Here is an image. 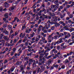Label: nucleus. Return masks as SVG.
Listing matches in <instances>:
<instances>
[{
  "label": "nucleus",
  "instance_id": "obj_21",
  "mask_svg": "<svg viewBox=\"0 0 74 74\" xmlns=\"http://www.w3.org/2000/svg\"><path fill=\"white\" fill-rule=\"evenodd\" d=\"M13 31H12V30L11 29L10 31V34H9V37H10V36L11 35V34H12L13 33Z\"/></svg>",
  "mask_w": 74,
  "mask_h": 74
},
{
  "label": "nucleus",
  "instance_id": "obj_57",
  "mask_svg": "<svg viewBox=\"0 0 74 74\" xmlns=\"http://www.w3.org/2000/svg\"><path fill=\"white\" fill-rule=\"evenodd\" d=\"M27 70H30V67H29V66H27Z\"/></svg>",
  "mask_w": 74,
  "mask_h": 74
},
{
  "label": "nucleus",
  "instance_id": "obj_46",
  "mask_svg": "<svg viewBox=\"0 0 74 74\" xmlns=\"http://www.w3.org/2000/svg\"><path fill=\"white\" fill-rule=\"evenodd\" d=\"M68 27H71V26H72V24L71 23H69L68 25Z\"/></svg>",
  "mask_w": 74,
  "mask_h": 74
},
{
  "label": "nucleus",
  "instance_id": "obj_55",
  "mask_svg": "<svg viewBox=\"0 0 74 74\" xmlns=\"http://www.w3.org/2000/svg\"><path fill=\"white\" fill-rule=\"evenodd\" d=\"M25 26H23V27H22V30H23L25 29Z\"/></svg>",
  "mask_w": 74,
  "mask_h": 74
},
{
  "label": "nucleus",
  "instance_id": "obj_22",
  "mask_svg": "<svg viewBox=\"0 0 74 74\" xmlns=\"http://www.w3.org/2000/svg\"><path fill=\"white\" fill-rule=\"evenodd\" d=\"M65 63H69V60H68V59H66L65 60Z\"/></svg>",
  "mask_w": 74,
  "mask_h": 74
},
{
  "label": "nucleus",
  "instance_id": "obj_19",
  "mask_svg": "<svg viewBox=\"0 0 74 74\" xmlns=\"http://www.w3.org/2000/svg\"><path fill=\"white\" fill-rule=\"evenodd\" d=\"M51 62H52V60H49L48 61V63L47 64H48V66H49V64H50L51 63Z\"/></svg>",
  "mask_w": 74,
  "mask_h": 74
},
{
  "label": "nucleus",
  "instance_id": "obj_64",
  "mask_svg": "<svg viewBox=\"0 0 74 74\" xmlns=\"http://www.w3.org/2000/svg\"><path fill=\"white\" fill-rule=\"evenodd\" d=\"M30 24L34 25V24H35V22H31L30 23Z\"/></svg>",
  "mask_w": 74,
  "mask_h": 74
},
{
  "label": "nucleus",
  "instance_id": "obj_16",
  "mask_svg": "<svg viewBox=\"0 0 74 74\" xmlns=\"http://www.w3.org/2000/svg\"><path fill=\"white\" fill-rule=\"evenodd\" d=\"M15 67H14V66H13L12 67V68L10 70L12 72L14 70V69H15Z\"/></svg>",
  "mask_w": 74,
  "mask_h": 74
},
{
  "label": "nucleus",
  "instance_id": "obj_43",
  "mask_svg": "<svg viewBox=\"0 0 74 74\" xmlns=\"http://www.w3.org/2000/svg\"><path fill=\"white\" fill-rule=\"evenodd\" d=\"M22 41V39H21L18 41V42H17V44H19V43H21V42Z\"/></svg>",
  "mask_w": 74,
  "mask_h": 74
},
{
  "label": "nucleus",
  "instance_id": "obj_30",
  "mask_svg": "<svg viewBox=\"0 0 74 74\" xmlns=\"http://www.w3.org/2000/svg\"><path fill=\"white\" fill-rule=\"evenodd\" d=\"M43 32L45 33H48V30H44L43 31Z\"/></svg>",
  "mask_w": 74,
  "mask_h": 74
},
{
  "label": "nucleus",
  "instance_id": "obj_18",
  "mask_svg": "<svg viewBox=\"0 0 74 74\" xmlns=\"http://www.w3.org/2000/svg\"><path fill=\"white\" fill-rule=\"evenodd\" d=\"M39 43L40 44H41V45H42V44L44 43V41L43 40H40L39 42Z\"/></svg>",
  "mask_w": 74,
  "mask_h": 74
},
{
  "label": "nucleus",
  "instance_id": "obj_29",
  "mask_svg": "<svg viewBox=\"0 0 74 74\" xmlns=\"http://www.w3.org/2000/svg\"><path fill=\"white\" fill-rule=\"evenodd\" d=\"M29 59V58L28 57H26L24 58V59L26 60H28Z\"/></svg>",
  "mask_w": 74,
  "mask_h": 74
},
{
  "label": "nucleus",
  "instance_id": "obj_34",
  "mask_svg": "<svg viewBox=\"0 0 74 74\" xmlns=\"http://www.w3.org/2000/svg\"><path fill=\"white\" fill-rule=\"evenodd\" d=\"M51 1L52 0H45V2H46V3H47V2H48V1L51 2Z\"/></svg>",
  "mask_w": 74,
  "mask_h": 74
},
{
  "label": "nucleus",
  "instance_id": "obj_8",
  "mask_svg": "<svg viewBox=\"0 0 74 74\" xmlns=\"http://www.w3.org/2000/svg\"><path fill=\"white\" fill-rule=\"evenodd\" d=\"M2 32H3L2 34H5L6 35H8L9 34L8 33V32L6 30H5L3 31Z\"/></svg>",
  "mask_w": 74,
  "mask_h": 74
},
{
  "label": "nucleus",
  "instance_id": "obj_33",
  "mask_svg": "<svg viewBox=\"0 0 74 74\" xmlns=\"http://www.w3.org/2000/svg\"><path fill=\"white\" fill-rule=\"evenodd\" d=\"M8 2L9 3H12L13 2V1L12 0H8Z\"/></svg>",
  "mask_w": 74,
  "mask_h": 74
},
{
  "label": "nucleus",
  "instance_id": "obj_59",
  "mask_svg": "<svg viewBox=\"0 0 74 74\" xmlns=\"http://www.w3.org/2000/svg\"><path fill=\"white\" fill-rule=\"evenodd\" d=\"M54 22H56V21H57V17H56L54 19Z\"/></svg>",
  "mask_w": 74,
  "mask_h": 74
},
{
  "label": "nucleus",
  "instance_id": "obj_56",
  "mask_svg": "<svg viewBox=\"0 0 74 74\" xmlns=\"http://www.w3.org/2000/svg\"><path fill=\"white\" fill-rule=\"evenodd\" d=\"M64 23V21H60L59 22V23H60V24H62V23Z\"/></svg>",
  "mask_w": 74,
  "mask_h": 74
},
{
  "label": "nucleus",
  "instance_id": "obj_24",
  "mask_svg": "<svg viewBox=\"0 0 74 74\" xmlns=\"http://www.w3.org/2000/svg\"><path fill=\"white\" fill-rule=\"evenodd\" d=\"M18 71H19V70L17 69H15V70L14 71V72L16 73H18Z\"/></svg>",
  "mask_w": 74,
  "mask_h": 74
},
{
  "label": "nucleus",
  "instance_id": "obj_1",
  "mask_svg": "<svg viewBox=\"0 0 74 74\" xmlns=\"http://www.w3.org/2000/svg\"><path fill=\"white\" fill-rule=\"evenodd\" d=\"M47 24H45V27H42L41 25H40L39 27V28L38 30V34H39L41 30V29L42 30V31H43V30L46 28L47 30H48V27H47Z\"/></svg>",
  "mask_w": 74,
  "mask_h": 74
},
{
  "label": "nucleus",
  "instance_id": "obj_42",
  "mask_svg": "<svg viewBox=\"0 0 74 74\" xmlns=\"http://www.w3.org/2000/svg\"><path fill=\"white\" fill-rule=\"evenodd\" d=\"M69 16L70 17V18H73V16L72 14L69 15Z\"/></svg>",
  "mask_w": 74,
  "mask_h": 74
},
{
  "label": "nucleus",
  "instance_id": "obj_27",
  "mask_svg": "<svg viewBox=\"0 0 74 74\" xmlns=\"http://www.w3.org/2000/svg\"><path fill=\"white\" fill-rule=\"evenodd\" d=\"M51 57H52V55H50V56H49L48 57H47V59H49V58H51Z\"/></svg>",
  "mask_w": 74,
  "mask_h": 74
},
{
  "label": "nucleus",
  "instance_id": "obj_35",
  "mask_svg": "<svg viewBox=\"0 0 74 74\" xmlns=\"http://www.w3.org/2000/svg\"><path fill=\"white\" fill-rule=\"evenodd\" d=\"M45 56H44V58H45V57H46V56H47L48 55H49V53H47L46 54H45Z\"/></svg>",
  "mask_w": 74,
  "mask_h": 74
},
{
  "label": "nucleus",
  "instance_id": "obj_9",
  "mask_svg": "<svg viewBox=\"0 0 74 74\" xmlns=\"http://www.w3.org/2000/svg\"><path fill=\"white\" fill-rule=\"evenodd\" d=\"M54 24L55 25L54 26L55 27H59V26H60V24L57 22L54 23Z\"/></svg>",
  "mask_w": 74,
  "mask_h": 74
},
{
  "label": "nucleus",
  "instance_id": "obj_40",
  "mask_svg": "<svg viewBox=\"0 0 74 74\" xmlns=\"http://www.w3.org/2000/svg\"><path fill=\"white\" fill-rule=\"evenodd\" d=\"M23 70V68L22 67L21 68L20 70L19 71V72H22V71Z\"/></svg>",
  "mask_w": 74,
  "mask_h": 74
},
{
  "label": "nucleus",
  "instance_id": "obj_11",
  "mask_svg": "<svg viewBox=\"0 0 74 74\" xmlns=\"http://www.w3.org/2000/svg\"><path fill=\"white\" fill-rule=\"evenodd\" d=\"M41 68L42 70H44L45 69V64H43L41 66Z\"/></svg>",
  "mask_w": 74,
  "mask_h": 74
},
{
  "label": "nucleus",
  "instance_id": "obj_49",
  "mask_svg": "<svg viewBox=\"0 0 74 74\" xmlns=\"http://www.w3.org/2000/svg\"><path fill=\"white\" fill-rule=\"evenodd\" d=\"M32 71H30L29 72H28V74H32Z\"/></svg>",
  "mask_w": 74,
  "mask_h": 74
},
{
  "label": "nucleus",
  "instance_id": "obj_41",
  "mask_svg": "<svg viewBox=\"0 0 74 74\" xmlns=\"http://www.w3.org/2000/svg\"><path fill=\"white\" fill-rule=\"evenodd\" d=\"M71 7V5H67L66 6V8H70V7Z\"/></svg>",
  "mask_w": 74,
  "mask_h": 74
},
{
  "label": "nucleus",
  "instance_id": "obj_2",
  "mask_svg": "<svg viewBox=\"0 0 74 74\" xmlns=\"http://www.w3.org/2000/svg\"><path fill=\"white\" fill-rule=\"evenodd\" d=\"M54 34V33H53L51 35H49L48 36V38L47 40H48V42H51L53 40V37H51L52 36H53Z\"/></svg>",
  "mask_w": 74,
  "mask_h": 74
},
{
  "label": "nucleus",
  "instance_id": "obj_31",
  "mask_svg": "<svg viewBox=\"0 0 74 74\" xmlns=\"http://www.w3.org/2000/svg\"><path fill=\"white\" fill-rule=\"evenodd\" d=\"M3 38L5 40H8V37L7 36H4Z\"/></svg>",
  "mask_w": 74,
  "mask_h": 74
},
{
  "label": "nucleus",
  "instance_id": "obj_14",
  "mask_svg": "<svg viewBox=\"0 0 74 74\" xmlns=\"http://www.w3.org/2000/svg\"><path fill=\"white\" fill-rule=\"evenodd\" d=\"M8 28L9 30H11L12 29V26L11 25H9L8 26Z\"/></svg>",
  "mask_w": 74,
  "mask_h": 74
},
{
  "label": "nucleus",
  "instance_id": "obj_53",
  "mask_svg": "<svg viewBox=\"0 0 74 74\" xmlns=\"http://www.w3.org/2000/svg\"><path fill=\"white\" fill-rule=\"evenodd\" d=\"M67 36H68V37H70V36H71V35L69 33H68V35Z\"/></svg>",
  "mask_w": 74,
  "mask_h": 74
},
{
  "label": "nucleus",
  "instance_id": "obj_13",
  "mask_svg": "<svg viewBox=\"0 0 74 74\" xmlns=\"http://www.w3.org/2000/svg\"><path fill=\"white\" fill-rule=\"evenodd\" d=\"M45 49H47L49 51L51 50V48L49 47H47V46L45 47Z\"/></svg>",
  "mask_w": 74,
  "mask_h": 74
},
{
  "label": "nucleus",
  "instance_id": "obj_45",
  "mask_svg": "<svg viewBox=\"0 0 74 74\" xmlns=\"http://www.w3.org/2000/svg\"><path fill=\"white\" fill-rule=\"evenodd\" d=\"M62 69H64V68H65V65H63L61 67Z\"/></svg>",
  "mask_w": 74,
  "mask_h": 74
},
{
  "label": "nucleus",
  "instance_id": "obj_10",
  "mask_svg": "<svg viewBox=\"0 0 74 74\" xmlns=\"http://www.w3.org/2000/svg\"><path fill=\"white\" fill-rule=\"evenodd\" d=\"M9 4H8L7 2H5L4 3V6L6 8H8V7H9Z\"/></svg>",
  "mask_w": 74,
  "mask_h": 74
},
{
  "label": "nucleus",
  "instance_id": "obj_38",
  "mask_svg": "<svg viewBox=\"0 0 74 74\" xmlns=\"http://www.w3.org/2000/svg\"><path fill=\"white\" fill-rule=\"evenodd\" d=\"M50 26H51V25H50V24H47V27H50Z\"/></svg>",
  "mask_w": 74,
  "mask_h": 74
},
{
  "label": "nucleus",
  "instance_id": "obj_12",
  "mask_svg": "<svg viewBox=\"0 0 74 74\" xmlns=\"http://www.w3.org/2000/svg\"><path fill=\"white\" fill-rule=\"evenodd\" d=\"M22 64V61H17L16 63V65H21Z\"/></svg>",
  "mask_w": 74,
  "mask_h": 74
},
{
  "label": "nucleus",
  "instance_id": "obj_17",
  "mask_svg": "<svg viewBox=\"0 0 74 74\" xmlns=\"http://www.w3.org/2000/svg\"><path fill=\"white\" fill-rule=\"evenodd\" d=\"M34 32H33L32 33V34H31L30 35V37L31 38H32V37H33V36H34Z\"/></svg>",
  "mask_w": 74,
  "mask_h": 74
},
{
  "label": "nucleus",
  "instance_id": "obj_63",
  "mask_svg": "<svg viewBox=\"0 0 74 74\" xmlns=\"http://www.w3.org/2000/svg\"><path fill=\"white\" fill-rule=\"evenodd\" d=\"M57 42V44H60V41H59V40H58L56 42Z\"/></svg>",
  "mask_w": 74,
  "mask_h": 74
},
{
  "label": "nucleus",
  "instance_id": "obj_37",
  "mask_svg": "<svg viewBox=\"0 0 74 74\" xmlns=\"http://www.w3.org/2000/svg\"><path fill=\"white\" fill-rule=\"evenodd\" d=\"M64 40L65 41V42H69L68 40H66L64 38Z\"/></svg>",
  "mask_w": 74,
  "mask_h": 74
},
{
  "label": "nucleus",
  "instance_id": "obj_4",
  "mask_svg": "<svg viewBox=\"0 0 74 74\" xmlns=\"http://www.w3.org/2000/svg\"><path fill=\"white\" fill-rule=\"evenodd\" d=\"M17 3L18 2H15L13 3L12 5L13 6L10 8L9 10H14V9H16V5H17L16 3Z\"/></svg>",
  "mask_w": 74,
  "mask_h": 74
},
{
  "label": "nucleus",
  "instance_id": "obj_48",
  "mask_svg": "<svg viewBox=\"0 0 74 74\" xmlns=\"http://www.w3.org/2000/svg\"><path fill=\"white\" fill-rule=\"evenodd\" d=\"M17 56V53H16L14 55V57H15V58H18V57L16 56Z\"/></svg>",
  "mask_w": 74,
  "mask_h": 74
},
{
  "label": "nucleus",
  "instance_id": "obj_36",
  "mask_svg": "<svg viewBox=\"0 0 74 74\" xmlns=\"http://www.w3.org/2000/svg\"><path fill=\"white\" fill-rule=\"evenodd\" d=\"M63 8V5H61L60 6V8H59V9H62Z\"/></svg>",
  "mask_w": 74,
  "mask_h": 74
},
{
  "label": "nucleus",
  "instance_id": "obj_61",
  "mask_svg": "<svg viewBox=\"0 0 74 74\" xmlns=\"http://www.w3.org/2000/svg\"><path fill=\"white\" fill-rule=\"evenodd\" d=\"M63 56H64V58H66V57H67V55L66 54L64 55Z\"/></svg>",
  "mask_w": 74,
  "mask_h": 74
},
{
  "label": "nucleus",
  "instance_id": "obj_54",
  "mask_svg": "<svg viewBox=\"0 0 74 74\" xmlns=\"http://www.w3.org/2000/svg\"><path fill=\"white\" fill-rule=\"evenodd\" d=\"M6 11V10H0V12H3V11Z\"/></svg>",
  "mask_w": 74,
  "mask_h": 74
},
{
  "label": "nucleus",
  "instance_id": "obj_26",
  "mask_svg": "<svg viewBox=\"0 0 74 74\" xmlns=\"http://www.w3.org/2000/svg\"><path fill=\"white\" fill-rule=\"evenodd\" d=\"M58 37V36H54V37H53V39H57V38Z\"/></svg>",
  "mask_w": 74,
  "mask_h": 74
},
{
  "label": "nucleus",
  "instance_id": "obj_5",
  "mask_svg": "<svg viewBox=\"0 0 74 74\" xmlns=\"http://www.w3.org/2000/svg\"><path fill=\"white\" fill-rule=\"evenodd\" d=\"M29 62H32L33 63V64H32V66L34 68V67H36V61H35V60H33L32 59H30L29 60Z\"/></svg>",
  "mask_w": 74,
  "mask_h": 74
},
{
  "label": "nucleus",
  "instance_id": "obj_47",
  "mask_svg": "<svg viewBox=\"0 0 74 74\" xmlns=\"http://www.w3.org/2000/svg\"><path fill=\"white\" fill-rule=\"evenodd\" d=\"M25 32H26V33H30V32L27 29L25 30Z\"/></svg>",
  "mask_w": 74,
  "mask_h": 74
},
{
  "label": "nucleus",
  "instance_id": "obj_62",
  "mask_svg": "<svg viewBox=\"0 0 74 74\" xmlns=\"http://www.w3.org/2000/svg\"><path fill=\"white\" fill-rule=\"evenodd\" d=\"M65 38H69V37H68V36L67 35H66L65 36Z\"/></svg>",
  "mask_w": 74,
  "mask_h": 74
},
{
  "label": "nucleus",
  "instance_id": "obj_60",
  "mask_svg": "<svg viewBox=\"0 0 74 74\" xmlns=\"http://www.w3.org/2000/svg\"><path fill=\"white\" fill-rule=\"evenodd\" d=\"M63 35H64V34H62V33H61L60 34V37H62V36H63Z\"/></svg>",
  "mask_w": 74,
  "mask_h": 74
},
{
  "label": "nucleus",
  "instance_id": "obj_7",
  "mask_svg": "<svg viewBox=\"0 0 74 74\" xmlns=\"http://www.w3.org/2000/svg\"><path fill=\"white\" fill-rule=\"evenodd\" d=\"M44 18H48L49 19H51V16H48L47 17L46 16H45L44 15V17H40V18L42 19V21H44Z\"/></svg>",
  "mask_w": 74,
  "mask_h": 74
},
{
  "label": "nucleus",
  "instance_id": "obj_32",
  "mask_svg": "<svg viewBox=\"0 0 74 74\" xmlns=\"http://www.w3.org/2000/svg\"><path fill=\"white\" fill-rule=\"evenodd\" d=\"M46 66H47L46 68L47 69H49V68H50V67L48 66V64H46Z\"/></svg>",
  "mask_w": 74,
  "mask_h": 74
},
{
  "label": "nucleus",
  "instance_id": "obj_52",
  "mask_svg": "<svg viewBox=\"0 0 74 74\" xmlns=\"http://www.w3.org/2000/svg\"><path fill=\"white\" fill-rule=\"evenodd\" d=\"M53 66L54 67H55L57 68L58 67V65L56 64V65H54Z\"/></svg>",
  "mask_w": 74,
  "mask_h": 74
},
{
  "label": "nucleus",
  "instance_id": "obj_58",
  "mask_svg": "<svg viewBox=\"0 0 74 74\" xmlns=\"http://www.w3.org/2000/svg\"><path fill=\"white\" fill-rule=\"evenodd\" d=\"M72 71L74 72V66L72 68Z\"/></svg>",
  "mask_w": 74,
  "mask_h": 74
},
{
  "label": "nucleus",
  "instance_id": "obj_3",
  "mask_svg": "<svg viewBox=\"0 0 74 74\" xmlns=\"http://www.w3.org/2000/svg\"><path fill=\"white\" fill-rule=\"evenodd\" d=\"M54 4H55V5H51V8H52V9H53V8H55V7H56V6H58L59 5V4L58 3H59V1L58 0H56V1H55L54 2Z\"/></svg>",
  "mask_w": 74,
  "mask_h": 74
},
{
  "label": "nucleus",
  "instance_id": "obj_39",
  "mask_svg": "<svg viewBox=\"0 0 74 74\" xmlns=\"http://www.w3.org/2000/svg\"><path fill=\"white\" fill-rule=\"evenodd\" d=\"M54 29H55V27L54 26L52 27L51 28V30H54Z\"/></svg>",
  "mask_w": 74,
  "mask_h": 74
},
{
  "label": "nucleus",
  "instance_id": "obj_15",
  "mask_svg": "<svg viewBox=\"0 0 74 74\" xmlns=\"http://www.w3.org/2000/svg\"><path fill=\"white\" fill-rule=\"evenodd\" d=\"M4 16L5 18H6L7 19L8 18V13H6L5 14Z\"/></svg>",
  "mask_w": 74,
  "mask_h": 74
},
{
  "label": "nucleus",
  "instance_id": "obj_23",
  "mask_svg": "<svg viewBox=\"0 0 74 74\" xmlns=\"http://www.w3.org/2000/svg\"><path fill=\"white\" fill-rule=\"evenodd\" d=\"M18 39H15L14 40V41H13L14 43H15L16 42H17L18 41Z\"/></svg>",
  "mask_w": 74,
  "mask_h": 74
},
{
  "label": "nucleus",
  "instance_id": "obj_50",
  "mask_svg": "<svg viewBox=\"0 0 74 74\" xmlns=\"http://www.w3.org/2000/svg\"><path fill=\"white\" fill-rule=\"evenodd\" d=\"M16 49L15 48H14L12 50L13 52H14L15 51H16Z\"/></svg>",
  "mask_w": 74,
  "mask_h": 74
},
{
  "label": "nucleus",
  "instance_id": "obj_51",
  "mask_svg": "<svg viewBox=\"0 0 74 74\" xmlns=\"http://www.w3.org/2000/svg\"><path fill=\"white\" fill-rule=\"evenodd\" d=\"M48 32H49V33H50L51 32H52V31H51V29H49L48 30Z\"/></svg>",
  "mask_w": 74,
  "mask_h": 74
},
{
  "label": "nucleus",
  "instance_id": "obj_6",
  "mask_svg": "<svg viewBox=\"0 0 74 74\" xmlns=\"http://www.w3.org/2000/svg\"><path fill=\"white\" fill-rule=\"evenodd\" d=\"M45 50H43L42 51L40 50L39 51V53L40 54V58H41L42 57H43L44 56V55L42 53H43V52H44Z\"/></svg>",
  "mask_w": 74,
  "mask_h": 74
},
{
  "label": "nucleus",
  "instance_id": "obj_20",
  "mask_svg": "<svg viewBox=\"0 0 74 74\" xmlns=\"http://www.w3.org/2000/svg\"><path fill=\"white\" fill-rule=\"evenodd\" d=\"M7 23L4 24L3 25V27L5 28V27H7Z\"/></svg>",
  "mask_w": 74,
  "mask_h": 74
},
{
  "label": "nucleus",
  "instance_id": "obj_28",
  "mask_svg": "<svg viewBox=\"0 0 74 74\" xmlns=\"http://www.w3.org/2000/svg\"><path fill=\"white\" fill-rule=\"evenodd\" d=\"M62 40H63V39H62V38H60L59 40V41H60V43H62V42H63V41H62Z\"/></svg>",
  "mask_w": 74,
  "mask_h": 74
},
{
  "label": "nucleus",
  "instance_id": "obj_44",
  "mask_svg": "<svg viewBox=\"0 0 74 74\" xmlns=\"http://www.w3.org/2000/svg\"><path fill=\"white\" fill-rule=\"evenodd\" d=\"M50 45H51V43H48L47 44V47H49Z\"/></svg>",
  "mask_w": 74,
  "mask_h": 74
},
{
  "label": "nucleus",
  "instance_id": "obj_25",
  "mask_svg": "<svg viewBox=\"0 0 74 74\" xmlns=\"http://www.w3.org/2000/svg\"><path fill=\"white\" fill-rule=\"evenodd\" d=\"M71 7H73V6L74 5V2L73 1L72 2V3L71 5Z\"/></svg>",
  "mask_w": 74,
  "mask_h": 74
}]
</instances>
